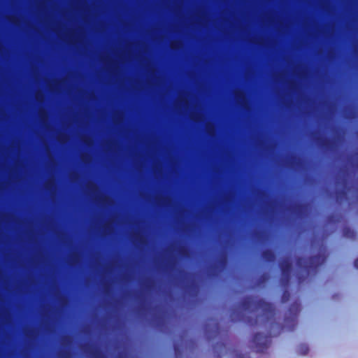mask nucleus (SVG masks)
Listing matches in <instances>:
<instances>
[{"mask_svg": "<svg viewBox=\"0 0 358 358\" xmlns=\"http://www.w3.org/2000/svg\"><path fill=\"white\" fill-rule=\"evenodd\" d=\"M152 205L153 206V207H157V206L155 205V203H154V200H152Z\"/></svg>", "mask_w": 358, "mask_h": 358, "instance_id": "nucleus-50", "label": "nucleus"}, {"mask_svg": "<svg viewBox=\"0 0 358 358\" xmlns=\"http://www.w3.org/2000/svg\"><path fill=\"white\" fill-rule=\"evenodd\" d=\"M135 226H136V227L137 226V224H136V223L135 224Z\"/></svg>", "mask_w": 358, "mask_h": 358, "instance_id": "nucleus-58", "label": "nucleus"}, {"mask_svg": "<svg viewBox=\"0 0 358 358\" xmlns=\"http://www.w3.org/2000/svg\"><path fill=\"white\" fill-rule=\"evenodd\" d=\"M324 105L327 108V113L323 116V119L327 120L334 114V107H333V105L331 103H327V102H324Z\"/></svg>", "mask_w": 358, "mask_h": 358, "instance_id": "nucleus-25", "label": "nucleus"}, {"mask_svg": "<svg viewBox=\"0 0 358 358\" xmlns=\"http://www.w3.org/2000/svg\"><path fill=\"white\" fill-rule=\"evenodd\" d=\"M280 162L282 165L292 168L302 169L304 166L303 160L294 155L286 156Z\"/></svg>", "mask_w": 358, "mask_h": 358, "instance_id": "nucleus-12", "label": "nucleus"}, {"mask_svg": "<svg viewBox=\"0 0 358 358\" xmlns=\"http://www.w3.org/2000/svg\"><path fill=\"white\" fill-rule=\"evenodd\" d=\"M173 347H174L176 358H180L182 352H181L178 343L176 341L173 344Z\"/></svg>", "mask_w": 358, "mask_h": 358, "instance_id": "nucleus-33", "label": "nucleus"}, {"mask_svg": "<svg viewBox=\"0 0 358 358\" xmlns=\"http://www.w3.org/2000/svg\"><path fill=\"white\" fill-rule=\"evenodd\" d=\"M135 62H136V63L137 62V60H136V59L135 60Z\"/></svg>", "mask_w": 358, "mask_h": 358, "instance_id": "nucleus-55", "label": "nucleus"}, {"mask_svg": "<svg viewBox=\"0 0 358 358\" xmlns=\"http://www.w3.org/2000/svg\"><path fill=\"white\" fill-rule=\"evenodd\" d=\"M135 265H136V266L137 265V263H136V262L135 263Z\"/></svg>", "mask_w": 358, "mask_h": 358, "instance_id": "nucleus-59", "label": "nucleus"}, {"mask_svg": "<svg viewBox=\"0 0 358 358\" xmlns=\"http://www.w3.org/2000/svg\"><path fill=\"white\" fill-rule=\"evenodd\" d=\"M45 188L50 191L52 195L55 194L56 187L55 183L52 181H49L45 184Z\"/></svg>", "mask_w": 358, "mask_h": 358, "instance_id": "nucleus-30", "label": "nucleus"}, {"mask_svg": "<svg viewBox=\"0 0 358 358\" xmlns=\"http://www.w3.org/2000/svg\"><path fill=\"white\" fill-rule=\"evenodd\" d=\"M85 143L89 147H90L92 145V141L90 139H87L86 141H85Z\"/></svg>", "mask_w": 358, "mask_h": 358, "instance_id": "nucleus-44", "label": "nucleus"}, {"mask_svg": "<svg viewBox=\"0 0 358 358\" xmlns=\"http://www.w3.org/2000/svg\"><path fill=\"white\" fill-rule=\"evenodd\" d=\"M117 217H112L110 220L101 226V231L103 235L110 234L113 232V225L119 224Z\"/></svg>", "mask_w": 358, "mask_h": 358, "instance_id": "nucleus-16", "label": "nucleus"}, {"mask_svg": "<svg viewBox=\"0 0 358 358\" xmlns=\"http://www.w3.org/2000/svg\"><path fill=\"white\" fill-rule=\"evenodd\" d=\"M287 210L299 217H302L307 214L308 208L306 205L297 204L289 206Z\"/></svg>", "mask_w": 358, "mask_h": 358, "instance_id": "nucleus-17", "label": "nucleus"}, {"mask_svg": "<svg viewBox=\"0 0 358 358\" xmlns=\"http://www.w3.org/2000/svg\"><path fill=\"white\" fill-rule=\"evenodd\" d=\"M82 159V161L84 162V163H89L90 161H91V157H90V155H84L82 156L81 157Z\"/></svg>", "mask_w": 358, "mask_h": 358, "instance_id": "nucleus-39", "label": "nucleus"}, {"mask_svg": "<svg viewBox=\"0 0 358 358\" xmlns=\"http://www.w3.org/2000/svg\"><path fill=\"white\" fill-rule=\"evenodd\" d=\"M142 309L145 313L151 316L150 322L154 327L159 328L163 326L164 320L159 315L161 310L159 306L152 305L150 302L145 301L143 305Z\"/></svg>", "mask_w": 358, "mask_h": 358, "instance_id": "nucleus-7", "label": "nucleus"}, {"mask_svg": "<svg viewBox=\"0 0 358 358\" xmlns=\"http://www.w3.org/2000/svg\"><path fill=\"white\" fill-rule=\"evenodd\" d=\"M357 69H358V66H357Z\"/></svg>", "mask_w": 358, "mask_h": 358, "instance_id": "nucleus-60", "label": "nucleus"}, {"mask_svg": "<svg viewBox=\"0 0 358 358\" xmlns=\"http://www.w3.org/2000/svg\"><path fill=\"white\" fill-rule=\"evenodd\" d=\"M326 260L324 254L320 253L309 257H299L296 259V278L299 284H301L313 273L315 274L320 266Z\"/></svg>", "mask_w": 358, "mask_h": 358, "instance_id": "nucleus-2", "label": "nucleus"}, {"mask_svg": "<svg viewBox=\"0 0 358 358\" xmlns=\"http://www.w3.org/2000/svg\"><path fill=\"white\" fill-rule=\"evenodd\" d=\"M132 110H134V103H132V101H131V102H130V110H131V112L132 111Z\"/></svg>", "mask_w": 358, "mask_h": 358, "instance_id": "nucleus-46", "label": "nucleus"}, {"mask_svg": "<svg viewBox=\"0 0 358 358\" xmlns=\"http://www.w3.org/2000/svg\"><path fill=\"white\" fill-rule=\"evenodd\" d=\"M135 173H137V171H136V170L135 171Z\"/></svg>", "mask_w": 358, "mask_h": 358, "instance_id": "nucleus-57", "label": "nucleus"}, {"mask_svg": "<svg viewBox=\"0 0 358 358\" xmlns=\"http://www.w3.org/2000/svg\"><path fill=\"white\" fill-rule=\"evenodd\" d=\"M282 288H283L284 291H283V294H282V301L283 303H285L289 300V291L287 290L288 287H282Z\"/></svg>", "mask_w": 358, "mask_h": 358, "instance_id": "nucleus-34", "label": "nucleus"}, {"mask_svg": "<svg viewBox=\"0 0 358 358\" xmlns=\"http://www.w3.org/2000/svg\"><path fill=\"white\" fill-rule=\"evenodd\" d=\"M263 259L267 262H274L275 255L271 250H265L262 253Z\"/></svg>", "mask_w": 358, "mask_h": 358, "instance_id": "nucleus-20", "label": "nucleus"}, {"mask_svg": "<svg viewBox=\"0 0 358 358\" xmlns=\"http://www.w3.org/2000/svg\"><path fill=\"white\" fill-rule=\"evenodd\" d=\"M120 117V113H119V112H115V113H113V119H114V120H117V119H118V117Z\"/></svg>", "mask_w": 358, "mask_h": 358, "instance_id": "nucleus-43", "label": "nucleus"}, {"mask_svg": "<svg viewBox=\"0 0 358 358\" xmlns=\"http://www.w3.org/2000/svg\"><path fill=\"white\" fill-rule=\"evenodd\" d=\"M60 358H70L71 354L68 350H61L59 353Z\"/></svg>", "mask_w": 358, "mask_h": 358, "instance_id": "nucleus-37", "label": "nucleus"}, {"mask_svg": "<svg viewBox=\"0 0 358 358\" xmlns=\"http://www.w3.org/2000/svg\"><path fill=\"white\" fill-rule=\"evenodd\" d=\"M308 350L309 348L306 344H301L299 346L298 351L302 355H306L308 352Z\"/></svg>", "mask_w": 358, "mask_h": 358, "instance_id": "nucleus-32", "label": "nucleus"}, {"mask_svg": "<svg viewBox=\"0 0 358 358\" xmlns=\"http://www.w3.org/2000/svg\"><path fill=\"white\" fill-rule=\"evenodd\" d=\"M105 145L107 148L108 150L112 153L116 152L117 150L119 148L117 142L114 140L108 141L106 143Z\"/></svg>", "mask_w": 358, "mask_h": 358, "instance_id": "nucleus-23", "label": "nucleus"}, {"mask_svg": "<svg viewBox=\"0 0 358 358\" xmlns=\"http://www.w3.org/2000/svg\"><path fill=\"white\" fill-rule=\"evenodd\" d=\"M130 274L131 275H132V266H131V268H130Z\"/></svg>", "mask_w": 358, "mask_h": 358, "instance_id": "nucleus-53", "label": "nucleus"}, {"mask_svg": "<svg viewBox=\"0 0 358 358\" xmlns=\"http://www.w3.org/2000/svg\"><path fill=\"white\" fill-rule=\"evenodd\" d=\"M262 150H264L268 155H271L273 150H274V145L271 142L268 141L267 143H264Z\"/></svg>", "mask_w": 358, "mask_h": 358, "instance_id": "nucleus-28", "label": "nucleus"}, {"mask_svg": "<svg viewBox=\"0 0 358 358\" xmlns=\"http://www.w3.org/2000/svg\"><path fill=\"white\" fill-rule=\"evenodd\" d=\"M194 231H195V227H194V226L191 225V226L188 227V228H187V230H186V232H191V233H192V232H194Z\"/></svg>", "mask_w": 358, "mask_h": 358, "instance_id": "nucleus-41", "label": "nucleus"}, {"mask_svg": "<svg viewBox=\"0 0 358 358\" xmlns=\"http://www.w3.org/2000/svg\"><path fill=\"white\" fill-rule=\"evenodd\" d=\"M132 224L134 225V215H130V241L134 242V227H132Z\"/></svg>", "mask_w": 358, "mask_h": 358, "instance_id": "nucleus-27", "label": "nucleus"}, {"mask_svg": "<svg viewBox=\"0 0 358 358\" xmlns=\"http://www.w3.org/2000/svg\"><path fill=\"white\" fill-rule=\"evenodd\" d=\"M137 302V294H136V303ZM135 313H136V317H137V314H138V308H137V306L136 305V310H135Z\"/></svg>", "mask_w": 358, "mask_h": 358, "instance_id": "nucleus-47", "label": "nucleus"}, {"mask_svg": "<svg viewBox=\"0 0 358 358\" xmlns=\"http://www.w3.org/2000/svg\"><path fill=\"white\" fill-rule=\"evenodd\" d=\"M268 278V276L267 274H263L259 279V281L260 283H263L266 282Z\"/></svg>", "mask_w": 358, "mask_h": 358, "instance_id": "nucleus-40", "label": "nucleus"}, {"mask_svg": "<svg viewBox=\"0 0 358 358\" xmlns=\"http://www.w3.org/2000/svg\"><path fill=\"white\" fill-rule=\"evenodd\" d=\"M343 116L346 119H355L357 116V112L352 107H348L343 110Z\"/></svg>", "mask_w": 358, "mask_h": 358, "instance_id": "nucleus-21", "label": "nucleus"}, {"mask_svg": "<svg viewBox=\"0 0 358 358\" xmlns=\"http://www.w3.org/2000/svg\"><path fill=\"white\" fill-rule=\"evenodd\" d=\"M213 352L216 358H222L229 355L231 358H250L248 355H241L234 348H228L223 343H217L213 346Z\"/></svg>", "mask_w": 358, "mask_h": 358, "instance_id": "nucleus-8", "label": "nucleus"}, {"mask_svg": "<svg viewBox=\"0 0 358 358\" xmlns=\"http://www.w3.org/2000/svg\"><path fill=\"white\" fill-rule=\"evenodd\" d=\"M343 235L345 238L354 239L355 238V232L348 227H345L343 229Z\"/></svg>", "mask_w": 358, "mask_h": 358, "instance_id": "nucleus-26", "label": "nucleus"}, {"mask_svg": "<svg viewBox=\"0 0 358 358\" xmlns=\"http://www.w3.org/2000/svg\"><path fill=\"white\" fill-rule=\"evenodd\" d=\"M135 201H136H136H138V196H137V194H136V199H135Z\"/></svg>", "mask_w": 358, "mask_h": 358, "instance_id": "nucleus-51", "label": "nucleus"}, {"mask_svg": "<svg viewBox=\"0 0 358 358\" xmlns=\"http://www.w3.org/2000/svg\"><path fill=\"white\" fill-rule=\"evenodd\" d=\"M335 136L331 140H327L321 136L317 132L311 133L310 137L322 149L334 151L337 148L338 145L343 141V135L341 134L339 131H335Z\"/></svg>", "mask_w": 358, "mask_h": 358, "instance_id": "nucleus-5", "label": "nucleus"}, {"mask_svg": "<svg viewBox=\"0 0 358 358\" xmlns=\"http://www.w3.org/2000/svg\"><path fill=\"white\" fill-rule=\"evenodd\" d=\"M69 262L72 264H76L80 262V256L77 253H73L69 257Z\"/></svg>", "mask_w": 358, "mask_h": 358, "instance_id": "nucleus-31", "label": "nucleus"}, {"mask_svg": "<svg viewBox=\"0 0 358 358\" xmlns=\"http://www.w3.org/2000/svg\"><path fill=\"white\" fill-rule=\"evenodd\" d=\"M203 217H204V218H206V219H208V216L207 213H206L203 215Z\"/></svg>", "mask_w": 358, "mask_h": 358, "instance_id": "nucleus-49", "label": "nucleus"}, {"mask_svg": "<svg viewBox=\"0 0 358 358\" xmlns=\"http://www.w3.org/2000/svg\"><path fill=\"white\" fill-rule=\"evenodd\" d=\"M84 350L91 358H106L105 355L95 345H85Z\"/></svg>", "mask_w": 358, "mask_h": 358, "instance_id": "nucleus-14", "label": "nucleus"}, {"mask_svg": "<svg viewBox=\"0 0 358 358\" xmlns=\"http://www.w3.org/2000/svg\"><path fill=\"white\" fill-rule=\"evenodd\" d=\"M1 318L6 323H9L10 322L9 315L7 313L1 314Z\"/></svg>", "mask_w": 358, "mask_h": 358, "instance_id": "nucleus-38", "label": "nucleus"}, {"mask_svg": "<svg viewBox=\"0 0 358 358\" xmlns=\"http://www.w3.org/2000/svg\"><path fill=\"white\" fill-rule=\"evenodd\" d=\"M278 208L280 209H283L284 206L282 203L276 201H271L268 206H265L263 208V214L268 217H271L275 212V209Z\"/></svg>", "mask_w": 358, "mask_h": 358, "instance_id": "nucleus-15", "label": "nucleus"}, {"mask_svg": "<svg viewBox=\"0 0 358 358\" xmlns=\"http://www.w3.org/2000/svg\"><path fill=\"white\" fill-rule=\"evenodd\" d=\"M279 267L282 272L280 283L282 287H288L292 271V262L288 257H285L279 262Z\"/></svg>", "mask_w": 358, "mask_h": 358, "instance_id": "nucleus-10", "label": "nucleus"}, {"mask_svg": "<svg viewBox=\"0 0 358 358\" xmlns=\"http://www.w3.org/2000/svg\"><path fill=\"white\" fill-rule=\"evenodd\" d=\"M300 311V303L294 302L289 307L285 315L283 327L288 331H293L297 324V317Z\"/></svg>", "mask_w": 358, "mask_h": 358, "instance_id": "nucleus-9", "label": "nucleus"}, {"mask_svg": "<svg viewBox=\"0 0 358 358\" xmlns=\"http://www.w3.org/2000/svg\"><path fill=\"white\" fill-rule=\"evenodd\" d=\"M169 268L173 271H176V279L180 282L185 284V288L188 293L192 294H196L197 293V286L192 280V275L190 273L182 270L176 269L175 264L171 261L169 262Z\"/></svg>", "mask_w": 358, "mask_h": 358, "instance_id": "nucleus-6", "label": "nucleus"}, {"mask_svg": "<svg viewBox=\"0 0 358 358\" xmlns=\"http://www.w3.org/2000/svg\"><path fill=\"white\" fill-rule=\"evenodd\" d=\"M86 188L88 190L90 196L101 206H110L113 204V201L110 199L108 197H100V192L95 184L89 182L86 185Z\"/></svg>", "mask_w": 358, "mask_h": 358, "instance_id": "nucleus-11", "label": "nucleus"}, {"mask_svg": "<svg viewBox=\"0 0 358 358\" xmlns=\"http://www.w3.org/2000/svg\"><path fill=\"white\" fill-rule=\"evenodd\" d=\"M253 237L258 241H262L266 238V234L264 231H257L254 233Z\"/></svg>", "mask_w": 358, "mask_h": 358, "instance_id": "nucleus-29", "label": "nucleus"}, {"mask_svg": "<svg viewBox=\"0 0 358 358\" xmlns=\"http://www.w3.org/2000/svg\"><path fill=\"white\" fill-rule=\"evenodd\" d=\"M354 266L356 268L358 269V258L355 260Z\"/></svg>", "mask_w": 358, "mask_h": 358, "instance_id": "nucleus-45", "label": "nucleus"}, {"mask_svg": "<svg viewBox=\"0 0 358 358\" xmlns=\"http://www.w3.org/2000/svg\"><path fill=\"white\" fill-rule=\"evenodd\" d=\"M336 184L338 186L342 187V188H338L336 191V200L338 204H341L343 201L348 199V193L351 194L349 205L352 206L358 203V187L348 186L347 172L344 171H342V174L336 180Z\"/></svg>", "mask_w": 358, "mask_h": 358, "instance_id": "nucleus-3", "label": "nucleus"}, {"mask_svg": "<svg viewBox=\"0 0 358 358\" xmlns=\"http://www.w3.org/2000/svg\"><path fill=\"white\" fill-rule=\"evenodd\" d=\"M227 257L225 254H221L219 255L216 260V264L212 267V270L217 268H224L227 266Z\"/></svg>", "mask_w": 358, "mask_h": 358, "instance_id": "nucleus-19", "label": "nucleus"}, {"mask_svg": "<svg viewBox=\"0 0 358 358\" xmlns=\"http://www.w3.org/2000/svg\"><path fill=\"white\" fill-rule=\"evenodd\" d=\"M129 155L131 161L134 160V123L130 120Z\"/></svg>", "mask_w": 358, "mask_h": 358, "instance_id": "nucleus-18", "label": "nucleus"}, {"mask_svg": "<svg viewBox=\"0 0 358 358\" xmlns=\"http://www.w3.org/2000/svg\"><path fill=\"white\" fill-rule=\"evenodd\" d=\"M136 249L137 248V241H136V245H135Z\"/></svg>", "mask_w": 358, "mask_h": 358, "instance_id": "nucleus-54", "label": "nucleus"}, {"mask_svg": "<svg viewBox=\"0 0 358 358\" xmlns=\"http://www.w3.org/2000/svg\"><path fill=\"white\" fill-rule=\"evenodd\" d=\"M46 117H47V115H46L45 113L43 112V113H41V122H42L43 125L44 126V127L46 129H49L50 127H49V125L48 124V123L46 122Z\"/></svg>", "mask_w": 358, "mask_h": 358, "instance_id": "nucleus-35", "label": "nucleus"}, {"mask_svg": "<svg viewBox=\"0 0 358 358\" xmlns=\"http://www.w3.org/2000/svg\"><path fill=\"white\" fill-rule=\"evenodd\" d=\"M129 29H130V38H129V62L131 66L134 62V36H132V31H134V4H132V0H130L129 8ZM129 94L131 97L134 96V73L130 72L129 76Z\"/></svg>", "mask_w": 358, "mask_h": 358, "instance_id": "nucleus-4", "label": "nucleus"}, {"mask_svg": "<svg viewBox=\"0 0 358 358\" xmlns=\"http://www.w3.org/2000/svg\"><path fill=\"white\" fill-rule=\"evenodd\" d=\"M253 194L258 199L259 201L265 203L264 201L268 199V195L265 192L261 190H254Z\"/></svg>", "mask_w": 358, "mask_h": 358, "instance_id": "nucleus-24", "label": "nucleus"}, {"mask_svg": "<svg viewBox=\"0 0 358 358\" xmlns=\"http://www.w3.org/2000/svg\"><path fill=\"white\" fill-rule=\"evenodd\" d=\"M205 333L208 340L216 338L220 333L219 324L217 322L208 323L206 324Z\"/></svg>", "mask_w": 358, "mask_h": 358, "instance_id": "nucleus-13", "label": "nucleus"}, {"mask_svg": "<svg viewBox=\"0 0 358 358\" xmlns=\"http://www.w3.org/2000/svg\"><path fill=\"white\" fill-rule=\"evenodd\" d=\"M36 99H37L38 101H39L40 100V95H37L36 96Z\"/></svg>", "mask_w": 358, "mask_h": 358, "instance_id": "nucleus-52", "label": "nucleus"}, {"mask_svg": "<svg viewBox=\"0 0 358 358\" xmlns=\"http://www.w3.org/2000/svg\"><path fill=\"white\" fill-rule=\"evenodd\" d=\"M274 317V306L264 299L254 296L244 298L230 313L231 321L234 322H242L250 326H255L263 322L265 325L270 324L271 329L276 327V334L257 333L254 336L253 344L257 352L266 350L270 345L271 337L277 336L282 329L280 324L273 322Z\"/></svg>", "mask_w": 358, "mask_h": 358, "instance_id": "nucleus-1", "label": "nucleus"}, {"mask_svg": "<svg viewBox=\"0 0 358 358\" xmlns=\"http://www.w3.org/2000/svg\"><path fill=\"white\" fill-rule=\"evenodd\" d=\"M349 162L351 163L352 166H356V168H358V152L356 153L354 157L348 159Z\"/></svg>", "mask_w": 358, "mask_h": 358, "instance_id": "nucleus-36", "label": "nucleus"}, {"mask_svg": "<svg viewBox=\"0 0 358 358\" xmlns=\"http://www.w3.org/2000/svg\"><path fill=\"white\" fill-rule=\"evenodd\" d=\"M145 287L147 291L152 292L158 290L157 282L152 279L146 280L145 282Z\"/></svg>", "mask_w": 358, "mask_h": 358, "instance_id": "nucleus-22", "label": "nucleus"}, {"mask_svg": "<svg viewBox=\"0 0 358 358\" xmlns=\"http://www.w3.org/2000/svg\"><path fill=\"white\" fill-rule=\"evenodd\" d=\"M70 178L72 180L76 181L78 180V175L76 173H71Z\"/></svg>", "mask_w": 358, "mask_h": 358, "instance_id": "nucleus-42", "label": "nucleus"}, {"mask_svg": "<svg viewBox=\"0 0 358 358\" xmlns=\"http://www.w3.org/2000/svg\"><path fill=\"white\" fill-rule=\"evenodd\" d=\"M141 92V91H137V90H136V94H135V96H136V100L137 99V97L138 96V94H139V92Z\"/></svg>", "mask_w": 358, "mask_h": 358, "instance_id": "nucleus-48", "label": "nucleus"}, {"mask_svg": "<svg viewBox=\"0 0 358 358\" xmlns=\"http://www.w3.org/2000/svg\"><path fill=\"white\" fill-rule=\"evenodd\" d=\"M151 92H154L155 91H154V90H152Z\"/></svg>", "mask_w": 358, "mask_h": 358, "instance_id": "nucleus-56", "label": "nucleus"}]
</instances>
